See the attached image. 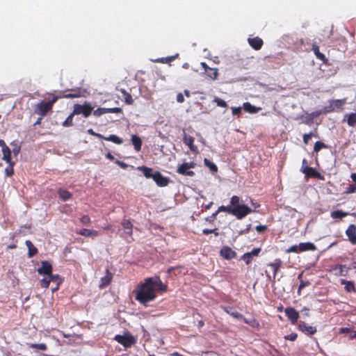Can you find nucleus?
Masks as SVG:
<instances>
[{"instance_id": "37998d69", "label": "nucleus", "mask_w": 356, "mask_h": 356, "mask_svg": "<svg viewBox=\"0 0 356 356\" xmlns=\"http://www.w3.org/2000/svg\"><path fill=\"white\" fill-rule=\"evenodd\" d=\"M73 112L67 118V119L63 122V126L67 127L73 125Z\"/></svg>"}, {"instance_id": "72a5a7b5", "label": "nucleus", "mask_w": 356, "mask_h": 356, "mask_svg": "<svg viewBox=\"0 0 356 356\" xmlns=\"http://www.w3.org/2000/svg\"><path fill=\"white\" fill-rule=\"evenodd\" d=\"M243 321L249 325L250 326H251L252 327H254V328H257L259 327V321L255 319L254 318H246L243 316V318H242Z\"/></svg>"}, {"instance_id": "864d4df0", "label": "nucleus", "mask_w": 356, "mask_h": 356, "mask_svg": "<svg viewBox=\"0 0 356 356\" xmlns=\"http://www.w3.org/2000/svg\"><path fill=\"white\" fill-rule=\"evenodd\" d=\"M49 277H44L40 281V286L42 288L47 289L50 284Z\"/></svg>"}, {"instance_id": "473e14b6", "label": "nucleus", "mask_w": 356, "mask_h": 356, "mask_svg": "<svg viewBox=\"0 0 356 356\" xmlns=\"http://www.w3.org/2000/svg\"><path fill=\"white\" fill-rule=\"evenodd\" d=\"M345 118H347V123L350 127H355L356 126V113H350L349 114H346Z\"/></svg>"}, {"instance_id": "f704fd0d", "label": "nucleus", "mask_w": 356, "mask_h": 356, "mask_svg": "<svg viewBox=\"0 0 356 356\" xmlns=\"http://www.w3.org/2000/svg\"><path fill=\"white\" fill-rule=\"evenodd\" d=\"M102 139H104V140H106L108 141H111L118 145H121L123 143V140L122 138H120L118 136L113 135V134L110 135L108 137L104 136V138H102Z\"/></svg>"}, {"instance_id": "412c9836", "label": "nucleus", "mask_w": 356, "mask_h": 356, "mask_svg": "<svg viewBox=\"0 0 356 356\" xmlns=\"http://www.w3.org/2000/svg\"><path fill=\"white\" fill-rule=\"evenodd\" d=\"M49 280L51 282L55 284V286L51 289L52 292L57 291L59 288L60 284L62 283L63 280L58 274L53 275L52 273L49 275Z\"/></svg>"}, {"instance_id": "e2e57ef3", "label": "nucleus", "mask_w": 356, "mask_h": 356, "mask_svg": "<svg viewBox=\"0 0 356 356\" xmlns=\"http://www.w3.org/2000/svg\"><path fill=\"white\" fill-rule=\"evenodd\" d=\"M256 230L259 233H263L267 230L268 227L266 225H259L256 226Z\"/></svg>"}, {"instance_id": "f8f14e48", "label": "nucleus", "mask_w": 356, "mask_h": 356, "mask_svg": "<svg viewBox=\"0 0 356 356\" xmlns=\"http://www.w3.org/2000/svg\"><path fill=\"white\" fill-rule=\"evenodd\" d=\"M52 265L47 261H42L41 262V267L38 268V273L40 275H46L49 276L52 273Z\"/></svg>"}, {"instance_id": "4c0bfd02", "label": "nucleus", "mask_w": 356, "mask_h": 356, "mask_svg": "<svg viewBox=\"0 0 356 356\" xmlns=\"http://www.w3.org/2000/svg\"><path fill=\"white\" fill-rule=\"evenodd\" d=\"M121 92L122 94V97L124 98V102L127 104L131 105L134 103V99L131 97V95L127 92L124 89H121Z\"/></svg>"}, {"instance_id": "de8ad7c7", "label": "nucleus", "mask_w": 356, "mask_h": 356, "mask_svg": "<svg viewBox=\"0 0 356 356\" xmlns=\"http://www.w3.org/2000/svg\"><path fill=\"white\" fill-rule=\"evenodd\" d=\"M122 226L126 230H130L133 228V225L129 220L124 219L121 222Z\"/></svg>"}, {"instance_id": "4d7b16f0", "label": "nucleus", "mask_w": 356, "mask_h": 356, "mask_svg": "<svg viewBox=\"0 0 356 356\" xmlns=\"http://www.w3.org/2000/svg\"><path fill=\"white\" fill-rule=\"evenodd\" d=\"M356 192V188L355 184L349 185L344 191L345 194H350Z\"/></svg>"}, {"instance_id": "a18cd8bd", "label": "nucleus", "mask_w": 356, "mask_h": 356, "mask_svg": "<svg viewBox=\"0 0 356 356\" xmlns=\"http://www.w3.org/2000/svg\"><path fill=\"white\" fill-rule=\"evenodd\" d=\"M9 165L5 169V174L7 177H11L14 174L13 166L15 163H8Z\"/></svg>"}, {"instance_id": "69168bd1", "label": "nucleus", "mask_w": 356, "mask_h": 356, "mask_svg": "<svg viewBox=\"0 0 356 356\" xmlns=\"http://www.w3.org/2000/svg\"><path fill=\"white\" fill-rule=\"evenodd\" d=\"M232 111L233 115H239L241 112V107H232Z\"/></svg>"}, {"instance_id": "7c9ffc66", "label": "nucleus", "mask_w": 356, "mask_h": 356, "mask_svg": "<svg viewBox=\"0 0 356 356\" xmlns=\"http://www.w3.org/2000/svg\"><path fill=\"white\" fill-rule=\"evenodd\" d=\"M80 96L81 93L79 90H74V92L67 94H63V92H60L59 95H55L56 97H58V99L60 98L73 99L79 97Z\"/></svg>"}, {"instance_id": "ddd939ff", "label": "nucleus", "mask_w": 356, "mask_h": 356, "mask_svg": "<svg viewBox=\"0 0 356 356\" xmlns=\"http://www.w3.org/2000/svg\"><path fill=\"white\" fill-rule=\"evenodd\" d=\"M346 234L349 241L353 245H356V225L354 224L350 225L346 231Z\"/></svg>"}, {"instance_id": "9b49d317", "label": "nucleus", "mask_w": 356, "mask_h": 356, "mask_svg": "<svg viewBox=\"0 0 356 356\" xmlns=\"http://www.w3.org/2000/svg\"><path fill=\"white\" fill-rule=\"evenodd\" d=\"M220 254L227 260H231L236 257V252L229 246H223L220 251Z\"/></svg>"}, {"instance_id": "c03bdc74", "label": "nucleus", "mask_w": 356, "mask_h": 356, "mask_svg": "<svg viewBox=\"0 0 356 356\" xmlns=\"http://www.w3.org/2000/svg\"><path fill=\"white\" fill-rule=\"evenodd\" d=\"M177 56H178V54H176L175 56H172L158 58L156 60V61L159 62V63H170V62L172 61Z\"/></svg>"}, {"instance_id": "a211bd4d", "label": "nucleus", "mask_w": 356, "mask_h": 356, "mask_svg": "<svg viewBox=\"0 0 356 356\" xmlns=\"http://www.w3.org/2000/svg\"><path fill=\"white\" fill-rule=\"evenodd\" d=\"M76 232L79 235L91 238H95L99 235V232L97 230L86 228L81 229Z\"/></svg>"}, {"instance_id": "f3484780", "label": "nucleus", "mask_w": 356, "mask_h": 356, "mask_svg": "<svg viewBox=\"0 0 356 356\" xmlns=\"http://www.w3.org/2000/svg\"><path fill=\"white\" fill-rule=\"evenodd\" d=\"M340 284L344 285V290L347 293H355L356 287L353 281H349L344 279L340 280Z\"/></svg>"}, {"instance_id": "20e7f679", "label": "nucleus", "mask_w": 356, "mask_h": 356, "mask_svg": "<svg viewBox=\"0 0 356 356\" xmlns=\"http://www.w3.org/2000/svg\"><path fill=\"white\" fill-rule=\"evenodd\" d=\"M114 340L122 345L124 348H130L136 343L135 337L129 332H125L123 335H115Z\"/></svg>"}, {"instance_id": "cd10ccee", "label": "nucleus", "mask_w": 356, "mask_h": 356, "mask_svg": "<svg viewBox=\"0 0 356 356\" xmlns=\"http://www.w3.org/2000/svg\"><path fill=\"white\" fill-rule=\"evenodd\" d=\"M243 108L245 112L252 114L257 113L261 110L260 107H256L252 105L250 102L243 103Z\"/></svg>"}, {"instance_id": "09e8293b", "label": "nucleus", "mask_w": 356, "mask_h": 356, "mask_svg": "<svg viewBox=\"0 0 356 356\" xmlns=\"http://www.w3.org/2000/svg\"><path fill=\"white\" fill-rule=\"evenodd\" d=\"M32 348H36L41 350H46L47 346L45 343H31L29 346Z\"/></svg>"}, {"instance_id": "6e6d98bb", "label": "nucleus", "mask_w": 356, "mask_h": 356, "mask_svg": "<svg viewBox=\"0 0 356 356\" xmlns=\"http://www.w3.org/2000/svg\"><path fill=\"white\" fill-rule=\"evenodd\" d=\"M106 114V108H98L93 111V115L98 117Z\"/></svg>"}, {"instance_id": "dca6fc26", "label": "nucleus", "mask_w": 356, "mask_h": 356, "mask_svg": "<svg viewBox=\"0 0 356 356\" xmlns=\"http://www.w3.org/2000/svg\"><path fill=\"white\" fill-rule=\"evenodd\" d=\"M248 41L250 46L257 51L261 49L264 44L263 40L259 37L248 38Z\"/></svg>"}, {"instance_id": "603ef678", "label": "nucleus", "mask_w": 356, "mask_h": 356, "mask_svg": "<svg viewBox=\"0 0 356 356\" xmlns=\"http://www.w3.org/2000/svg\"><path fill=\"white\" fill-rule=\"evenodd\" d=\"M214 102L216 103L218 106L222 108H225L227 106V104L226 103V102L219 97H216L214 99Z\"/></svg>"}, {"instance_id": "2eb2a0df", "label": "nucleus", "mask_w": 356, "mask_h": 356, "mask_svg": "<svg viewBox=\"0 0 356 356\" xmlns=\"http://www.w3.org/2000/svg\"><path fill=\"white\" fill-rule=\"evenodd\" d=\"M0 143L2 144L3 159L8 163H14L11 160L10 149L5 144L3 140H0Z\"/></svg>"}, {"instance_id": "6ab92c4d", "label": "nucleus", "mask_w": 356, "mask_h": 356, "mask_svg": "<svg viewBox=\"0 0 356 356\" xmlns=\"http://www.w3.org/2000/svg\"><path fill=\"white\" fill-rule=\"evenodd\" d=\"M183 142L186 145L188 146L191 151L195 152L197 150V147L194 145V138L188 136L185 132H184Z\"/></svg>"}, {"instance_id": "7ed1b4c3", "label": "nucleus", "mask_w": 356, "mask_h": 356, "mask_svg": "<svg viewBox=\"0 0 356 356\" xmlns=\"http://www.w3.org/2000/svg\"><path fill=\"white\" fill-rule=\"evenodd\" d=\"M58 100L54 95H52L51 99L49 101L42 100L34 106V113L44 117L47 113L52 110L53 105Z\"/></svg>"}, {"instance_id": "774afa93", "label": "nucleus", "mask_w": 356, "mask_h": 356, "mask_svg": "<svg viewBox=\"0 0 356 356\" xmlns=\"http://www.w3.org/2000/svg\"><path fill=\"white\" fill-rule=\"evenodd\" d=\"M115 163L122 168L125 169L127 168V164L123 161H120L119 160H116Z\"/></svg>"}, {"instance_id": "0e129e2a", "label": "nucleus", "mask_w": 356, "mask_h": 356, "mask_svg": "<svg viewBox=\"0 0 356 356\" xmlns=\"http://www.w3.org/2000/svg\"><path fill=\"white\" fill-rule=\"evenodd\" d=\"M286 252H300L298 250V245H291L289 249L286 250Z\"/></svg>"}, {"instance_id": "4468645a", "label": "nucleus", "mask_w": 356, "mask_h": 356, "mask_svg": "<svg viewBox=\"0 0 356 356\" xmlns=\"http://www.w3.org/2000/svg\"><path fill=\"white\" fill-rule=\"evenodd\" d=\"M113 277V273L108 270L106 269V275L101 278L100 284H99V288L100 289H104L107 286H108Z\"/></svg>"}, {"instance_id": "f257e3e1", "label": "nucleus", "mask_w": 356, "mask_h": 356, "mask_svg": "<svg viewBox=\"0 0 356 356\" xmlns=\"http://www.w3.org/2000/svg\"><path fill=\"white\" fill-rule=\"evenodd\" d=\"M168 286L164 284L159 276L147 277L144 282L137 286L134 291L135 299L143 305L156 298V291L165 292Z\"/></svg>"}, {"instance_id": "680f3d73", "label": "nucleus", "mask_w": 356, "mask_h": 356, "mask_svg": "<svg viewBox=\"0 0 356 356\" xmlns=\"http://www.w3.org/2000/svg\"><path fill=\"white\" fill-rule=\"evenodd\" d=\"M261 249L260 248H254L251 252H249L248 253L253 257H257L260 253Z\"/></svg>"}, {"instance_id": "e433bc0d", "label": "nucleus", "mask_w": 356, "mask_h": 356, "mask_svg": "<svg viewBox=\"0 0 356 356\" xmlns=\"http://www.w3.org/2000/svg\"><path fill=\"white\" fill-rule=\"evenodd\" d=\"M302 273L299 274L298 276V279L300 280V284H299L298 289V295H300L301 290L303 288H305V286H307L310 284V282L308 280L305 281L302 279Z\"/></svg>"}, {"instance_id": "39448f33", "label": "nucleus", "mask_w": 356, "mask_h": 356, "mask_svg": "<svg viewBox=\"0 0 356 356\" xmlns=\"http://www.w3.org/2000/svg\"><path fill=\"white\" fill-rule=\"evenodd\" d=\"M93 107L91 104L86 102L83 105L76 104L74 105L73 115L82 114L83 117L88 118L92 113Z\"/></svg>"}, {"instance_id": "c85d7f7f", "label": "nucleus", "mask_w": 356, "mask_h": 356, "mask_svg": "<svg viewBox=\"0 0 356 356\" xmlns=\"http://www.w3.org/2000/svg\"><path fill=\"white\" fill-rule=\"evenodd\" d=\"M25 244L28 248V257L29 258L33 257L38 253V249L33 245L32 242L29 240L25 241Z\"/></svg>"}, {"instance_id": "13d9d810", "label": "nucleus", "mask_w": 356, "mask_h": 356, "mask_svg": "<svg viewBox=\"0 0 356 356\" xmlns=\"http://www.w3.org/2000/svg\"><path fill=\"white\" fill-rule=\"evenodd\" d=\"M87 132L90 135L95 136V137H97V138H101V139L102 138H104V136H103V135H102L100 134L96 133L95 131H94V130L92 129H88Z\"/></svg>"}, {"instance_id": "aec40b11", "label": "nucleus", "mask_w": 356, "mask_h": 356, "mask_svg": "<svg viewBox=\"0 0 356 356\" xmlns=\"http://www.w3.org/2000/svg\"><path fill=\"white\" fill-rule=\"evenodd\" d=\"M316 250V245L311 242L300 243L298 245V250L300 252L306 251H314Z\"/></svg>"}, {"instance_id": "a878e982", "label": "nucleus", "mask_w": 356, "mask_h": 356, "mask_svg": "<svg viewBox=\"0 0 356 356\" xmlns=\"http://www.w3.org/2000/svg\"><path fill=\"white\" fill-rule=\"evenodd\" d=\"M57 193L63 201H67L72 197V194L66 189L58 188Z\"/></svg>"}, {"instance_id": "49530a36", "label": "nucleus", "mask_w": 356, "mask_h": 356, "mask_svg": "<svg viewBox=\"0 0 356 356\" xmlns=\"http://www.w3.org/2000/svg\"><path fill=\"white\" fill-rule=\"evenodd\" d=\"M327 146L325 143L321 141H317L314 144V151L315 152H318L321 149L326 148Z\"/></svg>"}, {"instance_id": "8fccbe9b", "label": "nucleus", "mask_w": 356, "mask_h": 356, "mask_svg": "<svg viewBox=\"0 0 356 356\" xmlns=\"http://www.w3.org/2000/svg\"><path fill=\"white\" fill-rule=\"evenodd\" d=\"M122 113V109L120 107L115 108H106V113Z\"/></svg>"}, {"instance_id": "0eeeda50", "label": "nucleus", "mask_w": 356, "mask_h": 356, "mask_svg": "<svg viewBox=\"0 0 356 356\" xmlns=\"http://www.w3.org/2000/svg\"><path fill=\"white\" fill-rule=\"evenodd\" d=\"M300 170L307 177L317 178L320 180L324 179L323 176L314 168L305 165L303 168H301Z\"/></svg>"}, {"instance_id": "a19ab883", "label": "nucleus", "mask_w": 356, "mask_h": 356, "mask_svg": "<svg viewBox=\"0 0 356 356\" xmlns=\"http://www.w3.org/2000/svg\"><path fill=\"white\" fill-rule=\"evenodd\" d=\"M204 163L206 166H207L210 170L213 172H216L218 171V168L215 163L209 161L208 159H204Z\"/></svg>"}, {"instance_id": "bb28decb", "label": "nucleus", "mask_w": 356, "mask_h": 356, "mask_svg": "<svg viewBox=\"0 0 356 356\" xmlns=\"http://www.w3.org/2000/svg\"><path fill=\"white\" fill-rule=\"evenodd\" d=\"M312 51H314V54H315L316 58L321 60L323 63H325L327 61V59L326 58L325 56L320 51L319 47L317 44H313Z\"/></svg>"}, {"instance_id": "bf43d9fd", "label": "nucleus", "mask_w": 356, "mask_h": 356, "mask_svg": "<svg viewBox=\"0 0 356 356\" xmlns=\"http://www.w3.org/2000/svg\"><path fill=\"white\" fill-rule=\"evenodd\" d=\"M217 229L215 228V229H204L202 230V233L205 235H207V234H211V233H213L216 236H218V232H216Z\"/></svg>"}, {"instance_id": "58836bf2", "label": "nucleus", "mask_w": 356, "mask_h": 356, "mask_svg": "<svg viewBox=\"0 0 356 356\" xmlns=\"http://www.w3.org/2000/svg\"><path fill=\"white\" fill-rule=\"evenodd\" d=\"M348 216V213L342 211V210H337V211H332L331 213H330V216L333 218V219H337V218H344L346 216Z\"/></svg>"}, {"instance_id": "ea45409f", "label": "nucleus", "mask_w": 356, "mask_h": 356, "mask_svg": "<svg viewBox=\"0 0 356 356\" xmlns=\"http://www.w3.org/2000/svg\"><path fill=\"white\" fill-rule=\"evenodd\" d=\"M207 75L209 76L211 79L216 80L218 76V72L217 68H210L207 70L206 72Z\"/></svg>"}, {"instance_id": "5fc2aeb1", "label": "nucleus", "mask_w": 356, "mask_h": 356, "mask_svg": "<svg viewBox=\"0 0 356 356\" xmlns=\"http://www.w3.org/2000/svg\"><path fill=\"white\" fill-rule=\"evenodd\" d=\"M81 222L84 225H89L91 222L90 218L88 215H84L80 218Z\"/></svg>"}, {"instance_id": "5701e85b", "label": "nucleus", "mask_w": 356, "mask_h": 356, "mask_svg": "<svg viewBox=\"0 0 356 356\" xmlns=\"http://www.w3.org/2000/svg\"><path fill=\"white\" fill-rule=\"evenodd\" d=\"M332 269L336 270L334 274L337 276H346L349 270L346 265L342 264L336 265Z\"/></svg>"}, {"instance_id": "393cba45", "label": "nucleus", "mask_w": 356, "mask_h": 356, "mask_svg": "<svg viewBox=\"0 0 356 356\" xmlns=\"http://www.w3.org/2000/svg\"><path fill=\"white\" fill-rule=\"evenodd\" d=\"M224 311L231 315L232 316H233L234 318H236V319H242V318H243V315L241 313H239L238 312H237L236 310H235L232 307H224Z\"/></svg>"}, {"instance_id": "c9c22d12", "label": "nucleus", "mask_w": 356, "mask_h": 356, "mask_svg": "<svg viewBox=\"0 0 356 356\" xmlns=\"http://www.w3.org/2000/svg\"><path fill=\"white\" fill-rule=\"evenodd\" d=\"M232 205H229V206L222 205V206L219 207L218 210L213 213V218H216L218 213L220 212H222V211L228 212L229 213L232 214Z\"/></svg>"}, {"instance_id": "b1692460", "label": "nucleus", "mask_w": 356, "mask_h": 356, "mask_svg": "<svg viewBox=\"0 0 356 356\" xmlns=\"http://www.w3.org/2000/svg\"><path fill=\"white\" fill-rule=\"evenodd\" d=\"M282 261L280 259H276L272 263L268 264V266L271 267L273 270V278L275 279L277 276V274L282 266Z\"/></svg>"}, {"instance_id": "79ce46f5", "label": "nucleus", "mask_w": 356, "mask_h": 356, "mask_svg": "<svg viewBox=\"0 0 356 356\" xmlns=\"http://www.w3.org/2000/svg\"><path fill=\"white\" fill-rule=\"evenodd\" d=\"M332 112H335V111L334 109V106H332V100H330L329 102V104L327 106H325L323 107L321 113L325 114V113H332Z\"/></svg>"}, {"instance_id": "4be33fe9", "label": "nucleus", "mask_w": 356, "mask_h": 356, "mask_svg": "<svg viewBox=\"0 0 356 356\" xmlns=\"http://www.w3.org/2000/svg\"><path fill=\"white\" fill-rule=\"evenodd\" d=\"M332 102L335 112H341L343 110V106L346 104V99H332Z\"/></svg>"}, {"instance_id": "3c124183", "label": "nucleus", "mask_w": 356, "mask_h": 356, "mask_svg": "<svg viewBox=\"0 0 356 356\" xmlns=\"http://www.w3.org/2000/svg\"><path fill=\"white\" fill-rule=\"evenodd\" d=\"M241 259H243L245 263L248 265L252 262V257L248 252H246L242 255Z\"/></svg>"}, {"instance_id": "6e6552de", "label": "nucleus", "mask_w": 356, "mask_h": 356, "mask_svg": "<svg viewBox=\"0 0 356 356\" xmlns=\"http://www.w3.org/2000/svg\"><path fill=\"white\" fill-rule=\"evenodd\" d=\"M298 329L307 336H312L317 332V329L315 326L309 325L302 321H299Z\"/></svg>"}, {"instance_id": "423d86ee", "label": "nucleus", "mask_w": 356, "mask_h": 356, "mask_svg": "<svg viewBox=\"0 0 356 356\" xmlns=\"http://www.w3.org/2000/svg\"><path fill=\"white\" fill-rule=\"evenodd\" d=\"M195 166V163L194 162H185L180 165L177 172L182 175H187L192 177L195 175L194 172L192 170H189L191 168H193Z\"/></svg>"}, {"instance_id": "9d476101", "label": "nucleus", "mask_w": 356, "mask_h": 356, "mask_svg": "<svg viewBox=\"0 0 356 356\" xmlns=\"http://www.w3.org/2000/svg\"><path fill=\"white\" fill-rule=\"evenodd\" d=\"M152 179L160 187L166 186L169 183L168 178L163 177L159 171H155L154 172V177Z\"/></svg>"}, {"instance_id": "f03ea898", "label": "nucleus", "mask_w": 356, "mask_h": 356, "mask_svg": "<svg viewBox=\"0 0 356 356\" xmlns=\"http://www.w3.org/2000/svg\"><path fill=\"white\" fill-rule=\"evenodd\" d=\"M230 204L232 206V215L237 219H243L254 211L248 206L241 204V199L238 196L234 195L230 199Z\"/></svg>"}, {"instance_id": "2f4dec72", "label": "nucleus", "mask_w": 356, "mask_h": 356, "mask_svg": "<svg viewBox=\"0 0 356 356\" xmlns=\"http://www.w3.org/2000/svg\"><path fill=\"white\" fill-rule=\"evenodd\" d=\"M138 169L143 173L146 178H153L154 172L153 171L152 168L146 166H140L138 168Z\"/></svg>"}, {"instance_id": "052dcab7", "label": "nucleus", "mask_w": 356, "mask_h": 356, "mask_svg": "<svg viewBox=\"0 0 356 356\" xmlns=\"http://www.w3.org/2000/svg\"><path fill=\"white\" fill-rule=\"evenodd\" d=\"M298 337V334L296 333H291L289 335H286L284 336V339L286 340H289V341H295Z\"/></svg>"}, {"instance_id": "1a4fd4ad", "label": "nucleus", "mask_w": 356, "mask_h": 356, "mask_svg": "<svg viewBox=\"0 0 356 356\" xmlns=\"http://www.w3.org/2000/svg\"><path fill=\"white\" fill-rule=\"evenodd\" d=\"M284 312L286 316H287L288 319L291 321V323L293 325L296 324L300 317L299 312L291 307H286Z\"/></svg>"}, {"instance_id": "c756f323", "label": "nucleus", "mask_w": 356, "mask_h": 356, "mask_svg": "<svg viewBox=\"0 0 356 356\" xmlns=\"http://www.w3.org/2000/svg\"><path fill=\"white\" fill-rule=\"evenodd\" d=\"M131 140L133 145L134 146L135 150L137 152L140 151L142 147V140L137 135L134 134L131 136Z\"/></svg>"}, {"instance_id": "338daca9", "label": "nucleus", "mask_w": 356, "mask_h": 356, "mask_svg": "<svg viewBox=\"0 0 356 356\" xmlns=\"http://www.w3.org/2000/svg\"><path fill=\"white\" fill-rule=\"evenodd\" d=\"M311 134H305L303 135V143L305 145H307L309 143V140L311 139Z\"/></svg>"}]
</instances>
